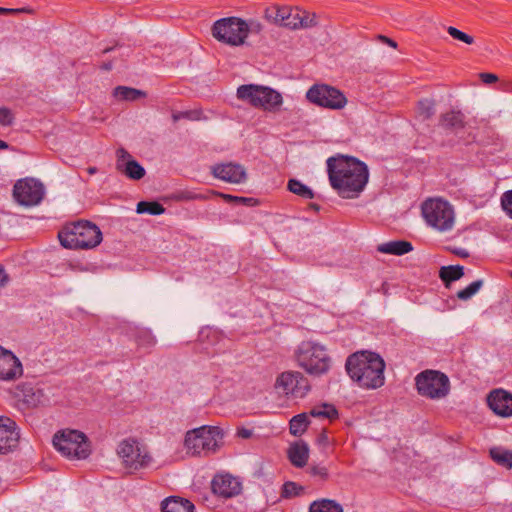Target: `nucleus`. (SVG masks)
<instances>
[{"label": "nucleus", "instance_id": "obj_2", "mask_svg": "<svg viewBox=\"0 0 512 512\" xmlns=\"http://www.w3.org/2000/svg\"><path fill=\"white\" fill-rule=\"evenodd\" d=\"M345 368L350 378L362 388L377 389L384 385L385 362L377 353L356 352L347 358Z\"/></svg>", "mask_w": 512, "mask_h": 512}, {"label": "nucleus", "instance_id": "obj_29", "mask_svg": "<svg viewBox=\"0 0 512 512\" xmlns=\"http://www.w3.org/2000/svg\"><path fill=\"white\" fill-rule=\"evenodd\" d=\"M135 342L139 348L150 351L157 343L155 336L148 329H139L134 335Z\"/></svg>", "mask_w": 512, "mask_h": 512}, {"label": "nucleus", "instance_id": "obj_4", "mask_svg": "<svg viewBox=\"0 0 512 512\" xmlns=\"http://www.w3.org/2000/svg\"><path fill=\"white\" fill-rule=\"evenodd\" d=\"M294 356L297 365L312 376L327 374L331 368L332 360L326 348L313 341L301 342Z\"/></svg>", "mask_w": 512, "mask_h": 512}, {"label": "nucleus", "instance_id": "obj_60", "mask_svg": "<svg viewBox=\"0 0 512 512\" xmlns=\"http://www.w3.org/2000/svg\"><path fill=\"white\" fill-rule=\"evenodd\" d=\"M111 68H112V64L111 63H105L103 65V69H105V70H110Z\"/></svg>", "mask_w": 512, "mask_h": 512}, {"label": "nucleus", "instance_id": "obj_44", "mask_svg": "<svg viewBox=\"0 0 512 512\" xmlns=\"http://www.w3.org/2000/svg\"><path fill=\"white\" fill-rule=\"evenodd\" d=\"M299 15H300V8H298V7L291 8V11L287 18V21L285 23V27L292 29V30L300 29V26L298 23Z\"/></svg>", "mask_w": 512, "mask_h": 512}, {"label": "nucleus", "instance_id": "obj_7", "mask_svg": "<svg viewBox=\"0 0 512 512\" xmlns=\"http://www.w3.org/2000/svg\"><path fill=\"white\" fill-rule=\"evenodd\" d=\"M53 445L63 456L70 459H85L91 453L87 436L78 430L58 431L53 437Z\"/></svg>", "mask_w": 512, "mask_h": 512}, {"label": "nucleus", "instance_id": "obj_21", "mask_svg": "<svg viewBox=\"0 0 512 512\" xmlns=\"http://www.w3.org/2000/svg\"><path fill=\"white\" fill-rule=\"evenodd\" d=\"M288 458L295 467L305 466L309 458L308 445L303 441L291 444L288 449Z\"/></svg>", "mask_w": 512, "mask_h": 512}, {"label": "nucleus", "instance_id": "obj_3", "mask_svg": "<svg viewBox=\"0 0 512 512\" xmlns=\"http://www.w3.org/2000/svg\"><path fill=\"white\" fill-rule=\"evenodd\" d=\"M58 238L65 248L92 249L101 243L102 232L95 224L81 220L64 226Z\"/></svg>", "mask_w": 512, "mask_h": 512}, {"label": "nucleus", "instance_id": "obj_39", "mask_svg": "<svg viewBox=\"0 0 512 512\" xmlns=\"http://www.w3.org/2000/svg\"><path fill=\"white\" fill-rule=\"evenodd\" d=\"M307 472L316 481L324 482L327 481L329 478V470L325 465L322 464L310 465Z\"/></svg>", "mask_w": 512, "mask_h": 512}, {"label": "nucleus", "instance_id": "obj_13", "mask_svg": "<svg viewBox=\"0 0 512 512\" xmlns=\"http://www.w3.org/2000/svg\"><path fill=\"white\" fill-rule=\"evenodd\" d=\"M274 387L285 396L294 399L304 398L310 391L309 380L299 371H284L280 373Z\"/></svg>", "mask_w": 512, "mask_h": 512}, {"label": "nucleus", "instance_id": "obj_62", "mask_svg": "<svg viewBox=\"0 0 512 512\" xmlns=\"http://www.w3.org/2000/svg\"><path fill=\"white\" fill-rule=\"evenodd\" d=\"M507 192H512V189H511V190H508Z\"/></svg>", "mask_w": 512, "mask_h": 512}, {"label": "nucleus", "instance_id": "obj_19", "mask_svg": "<svg viewBox=\"0 0 512 512\" xmlns=\"http://www.w3.org/2000/svg\"><path fill=\"white\" fill-rule=\"evenodd\" d=\"M116 156L117 170L130 179L139 180L145 175V169L124 148L117 149Z\"/></svg>", "mask_w": 512, "mask_h": 512}, {"label": "nucleus", "instance_id": "obj_24", "mask_svg": "<svg viewBox=\"0 0 512 512\" xmlns=\"http://www.w3.org/2000/svg\"><path fill=\"white\" fill-rule=\"evenodd\" d=\"M161 509L162 512H193L194 505L187 499L171 496L162 502Z\"/></svg>", "mask_w": 512, "mask_h": 512}, {"label": "nucleus", "instance_id": "obj_53", "mask_svg": "<svg viewBox=\"0 0 512 512\" xmlns=\"http://www.w3.org/2000/svg\"><path fill=\"white\" fill-rule=\"evenodd\" d=\"M198 194H174V199L181 201V200H191L197 198Z\"/></svg>", "mask_w": 512, "mask_h": 512}, {"label": "nucleus", "instance_id": "obj_47", "mask_svg": "<svg viewBox=\"0 0 512 512\" xmlns=\"http://www.w3.org/2000/svg\"><path fill=\"white\" fill-rule=\"evenodd\" d=\"M289 192H312L310 188L295 179H290L287 185Z\"/></svg>", "mask_w": 512, "mask_h": 512}, {"label": "nucleus", "instance_id": "obj_34", "mask_svg": "<svg viewBox=\"0 0 512 512\" xmlns=\"http://www.w3.org/2000/svg\"><path fill=\"white\" fill-rule=\"evenodd\" d=\"M435 101L432 99H422L418 101L416 107V115L421 120L430 119L435 114Z\"/></svg>", "mask_w": 512, "mask_h": 512}, {"label": "nucleus", "instance_id": "obj_27", "mask_svg": "<svg viewBox=\"0 0 512 512\" xmlns=\"http://www.w3.org/2000/svg\"><path fill=\"white\" fill-rule=\"evenodd\" d=\"M113 96L120 101H135L139 98L146 97V93L132 87L117 86L113 90Z\"/></svg>", "mask_w": 512, "mask_h": 512}, {"label": "nucleus", "instance_id": "obj_31", "mask_svg": "<svg viewBox=\"0 0 512 512\" xmlns=\"http://www.w3.org/2000/svg\"><path fill=\"white\" fill-rule=\"evenodd\" d=\"M309 512H343V509L334 500L322 499L311 503Z\"/></svg>", "mask_w": 512, "mask_h": 512}, {"label": "nucleus", "instance_id": "obj_17", "mask_svg": "<svg viewBox=\"0 0 512 512\" xmlns=\"http://www.w3.org/2000/svg\"><path fill=\"white\" fill-rule=\"evenodd\" d=\"M212 173L216 178L233 184L243 183L247 179L245 168L240 164L231 162L214 165Z\"/></svg>", "mask_w": 512, "mask_h": 512}, {"label": "nucleus", "instance_id": "obj_26", "mask_svg": "<svg viewBox=\"0 0 512 512\" xmlns=\"http://www.w3.org/2000/svg\"><path fill=\"white\" fill-rule=\"evenodd\" d=\"M45 185L35 177H25L16 181L12 192H44Z\"/></svg>", "mask_w": 512, "mask_h": 512}, {"label": "nucleus", "instance_id": "obj_15", "mask_svg": "<svg viewBox=\"0 0 512 512\" xmlns=\"http://www.w3.org/2000/svg\"><path fill=\"white\" fill-rule=\"evenodd\" d=\"M16 397L26 408H35L45 405L49 401L43 389L27 383L17 386Z\"/></svg>", "mask_w": 512, "mask_h": 512}, {"label": "nucleus", "instance_id": "obj_42", "mask_svg": "<svg viewBox=\"0 0 512 512\" xmlns=\"http://www.w3.org/2000/svg\"><path fill=\"white\" fill-rule=\"evenodd\" d=\"M482 285H483L482 280H476V281L472 282L471 284H469L466 288L458 291L457 297L460 300L466 301V300L470 299L472 296H474L480 290Z\"/></svg>", "mask_w": 512, "mask_h": 512}, {"label": "nucleus", "instance_id": "obj_6", "mask_svg": "<svg viewBox=\"0 0 512 512\" xmlns=\"http://www.w3.org/2000/svg\"><path fill=\"white\" fill-rule=\"evenodd\" d=\"M122 466L130 473L147 469L154 459L148 447L135 438L122 440L117 447Z\"/></svg>", "mask_w": 512, "mask_h": 512}, {"label": "nucleus", "instance_id": "obj_9", "mask_svg": "<svg viewBox=\"0 0 512 512\" xmlns=\"http://www.w3.org/2000/svg\"><path fill=\"white\" fill-rule=\"evenodd\" d=\"M246 21L239 17H225L215 21L211 27L212 36L219 42L232 47L245 43Z\"/></svg>", "mask_w": 512, "mask_h": 512}, {"label": "nucleus", "instance_id": "obj_23", "mask_svg": "<svg viewBox=\"0 0 512 512\" xmlns=\"http://www.w3.org/2000/svg\"><path fill=\"white\" fill-rule=\"evenodd\" d=\"M412 250V244L405 240L389 241L377 246L378 252L396 256H402L404 254L411 252Z\"/></svg>", "mask_w": 512, "mask_h": 512}, {"label": "nucleus", "instance_id": "obj_59", "mask_svg": "<svg viewBox=\"0 0 512 512\" xmlns=\"http://www.w3.org/2000/svg\"><path fill=\"white\" fill-rule=\"evenodd\" d=\"M8 148V144L3 141V140H0V149H7Z\"/></svg>", "mask_w": 512, "mask_h": 512}, {"label": "nucleus", "instance_id": "obj_8", "mask_svg": "<svg viewBox=\"0 0 512 512\" xmlns=\"http://www.w3.org/2000/svg\"><path fill=\"white\" fill-rule=\"evenodd\" d=\"M221 430L216 426H201L188 431L185 435L184 445L187 453L196 456L202 453L214 452L217 447Z\"/></svg>", "mask_w": 512, "mask_h": 512}, {"label": "nucleus", "instance_id": "obj_45", "mask_svg": "<svg viewBox=\"0 0 512 512\" xmlns=\"http://www.w3.org/2000/svg\"><path fill=\"white\" fill-rule=\"evenodd\" d=\"M14 115L9 108L1 107L0 108V125L2 126H10L13 124Z\"/></svg>", "mask_w": 512, "mask_h": 512}, {"label": "nucleus", "instance_id": "obj_54", "mask_svg": "<svg viewBox=\"0 0 512 512\" xmlns=\"http://www.w3.org/2000/svg\"><path fill=\"white\" fill-rule=\"evenodd\" d=\"M253 432L252 430L250 429H246V428H240L237 430V435L240 437V438H243V439H248L252 436Z\"/></svg>", "mask_w": 512, "mask_h": 512}, {"label": "nucleus", "instance_id": "obj_38", "mask_svg": "<svg viewBox=\"0 0 512 512\" xmlns=\"http://www.w3.org/2000/svg\"><path fill=\"white\" fill-rule=\"evenodd\" d=\"M224 200V202L228 204L235 205H246V206H254L258 203L257 199L253 197H239L233 194H218Z\"/></svg>", "mask_w": 512, "mask_h": 512}, {"label": "nucleus", "instance_id": "obj_12", "mask_svg": "<svg viewBox=\"0 0 512 512\" xmlns=\"http://www.w3.org/2000/svg\"><path fill=\"white\" fill-rule=\"evenodd\" d=\"M309 102L331 110L343 109L347 98L339 89L327 84H314L306 92Z\"/></svg>", "mask_w": 512, "mask_h": 512}, {"label": "nucleus", "instance_id": "obj_28", "mask_svg": "<svg viewBox=\"0 0 512 512\" xmlns=\"http://www.w3.org/2000/svg\"><path fill=\"white\" fill-rule=\"evenodd\" d=\"M308 415L315 418L333 420L338 417V411L334 405L323 403L321 405L314 406L309 411Z\"/></svg>", "mask_w": 512, "mask_h": 512}, {"label": "nucleus", "instance_id": "obj_33", "mask_svg": "<svg viewBox=\"0 0 512 512\" xmlns=\"http://www.w3.org/2000/svg\"><path fill=\"white\" fill-rule=\"evenodd\" d=\"M309 425L308 414L301 413L294 416L289 423L290 433L294 436L302 435Z\"/></svg>", "mask_w": 512, "mask_h": 512}, {"label": "nucleus", "instance_id": "obj_22", "mask_svg": "<svg viewBox=\"0 0 512 512\" xmlns=\"http://www.w3.org/2000/svg\"><path fill=\"white\" fill-rule=\"evenodd\" d=\"M309 201L307 202V208L311 209L315 212L323 211L325 213L329 212L330 208H332L335 204H340L339 201L334 199H328L323 194H301Z\"/></svg>", "mask_w": 512, "mask_h": 512}, {"label": "nucleus", "instance_id": "obj_61", "mask_svg": "<svg viewBox=\"0 0 512 512\" xmlns=\"http://www.w3.org/2000/svg\"><path fill=\"white\" fill-rule=\"evenodd\" d=\"M96 171H97V169L95 167L88 168V173L89 174H94V173H96Z\"/></svg>", "mask_w": 512, "mask_h": 512}, {"label": "nucleus", "instance_id": "obj_10", "mask_svg": "<svg viewBox=\"0 0 512 512\" xmlns=\"http://www.w3.org/2000/svg\"><path fill=\"white\" fill-rule=\"evenodd\" d=\"M422 214L427 223L439 231H447L453 227V208L441 197L426 200L422 204Z\"/></svg>", "mask_w": 512, "mask_h": 512}, {"label": "nucleus", "instance_id": "obj_32", "mask_svg": "<svg viewBox=\"0 0 512 512\" xmlns=\"http://www.w3.org/2000/svg\"><path fill=\"white\" fill-rule=\"evenodd\" d=\"M45 194H12L13 201L24 208L39 205Z\"/></svg>", "mask_w": 512, "mask_h": 512}, {"label": "nucleus", "instance_id": "obj_18", "mask_svg": "<svg viewBox=\"0 0 512 512\" xmlns=\"http://www.w3.org/2000/svg\"><path fill=\"white\" fill-rule=\"evenodd\" d=\"M23 373L20 360L8 350L0 346V380H15Z\"/></svg>", "mask_w": 512, "mask_h": 512}, {"label": "nucleus", "instance_id": "obj_52", "mask_svg": "<svg viewBox=\"0 0 512 512\" xmlns=\"http://www.w3.org/2000/svg\"><path fill=\"white\" fill-rule=\"evenodd\" d=\"M183 119H188L191 121H195L199 119V114L196 111H185L182 112Z\"/></svg>", "mask_w": 512, "mask_h": 512}, {"label": "nucleus", "instance_id": "obj_46", "mask_svg": "<svg viewBox=\"0 0 512 512\" xmlns=\"http://www.w3.org/2000/svg\"><path fill=\"white\" fill-rule=\"evenodd\" d=\"M263 26L256 20L246 21L245 40L248 38L250 33L258 34L262 31Z\"/></svg>", "mask_w": 512, "mask_h": 512}, {"label": "nucleus", "instance_id": "obj_41", "mask_svg": "<svg viewBox=\"0 0 512 512\" xmlns=\"http://www.w3.org/2000/svg\"><path fill=\"white\" fill-rule=\"evenodd\" d=\"M299 26L300 29L312 28L318 25V17L315 13L300 9L299 15Z\"/></svg>", "mask_w": 512, "mask_h": 512}, {"label": "nucleus", "instance_id": "obj_20", "mask_svg": "<svg viewBox=\"0 0 512 512\" xmlns=\"http://www.w3.org/2000/svg\"><path fill=\"white\" fill-rule=\"evenodd\" d=\"M241 482L229 474L217 475L212 480V491L223 498H231L241 492Z\"/></svg>", "mask_w": 512, "mask_h": 512}, {"label": "nucleus", "instance_id": "obj_48", "mask_svg": "<svg viewBox=\"0 0 512 512\" xmlns=\"http://www.w3.org/2000/svg\"><path fill=\"white\" fill-rule=\"evenodd\" d=\"M501 206L507 215L512 218V194H503L501 197Z\"/></svg>", "mask_w": 512, "mask_h": 512}, {"label": "nucleus", "instance_id": "obj_63", "mask_svg": "<svg viewBox=\"0 0 512 512\" xmlns=\"http://www.w3.org/2000/svg\"><path fill=\"white\" fill-rule=\"evenodd\" d=\"M511 277H512V272H511Z\"/></svg>", "mask_w": 512, "mask_h": 512}, {"label": "nucleus", "instance_id": "obj_58", "mask_svg": "<svg viewBox=\"0 0 512 512\" xmlns=\"http://www.w3.org/2000/svg\"><path fill=\"white\" fill-rule=\"evenodd\" d=\"M342 195V198L343 199H352V198H356L359 196L358 193H355V194H341Z\"/></svg>", "mask_w": 512, "mask_h": 512}, {"label": "nucleus", "instance_id": "obj_37", "mask_svg": "<svg viewBox=\"0 0 512 512\" xmlns=\"http://www.w3.org/2000/svg\"><path fill=\"white\" fill-rule=\"evenodd\" d=\"M292 7L283 6L273 8L267 11V18L271 19L273 23L285 27V23L289 16Z\"/></svg>", "mask_w": 512, "mask_h": 512}, {"label": "nucleus", "instance_id": "obj_49", "mask_svg": "<svg viewBox=\"0 0 512 512\" xmlns=\"http://www.w3.org/2000/svg\"><path fill=\"white\" fill-rule=\"evenodd\" d=\"M20 13H32V9L28 7L23 8H4L0 7V15H15Z\"/></svg>", "mask_w": 512, "mask_h": 512}, {"label": "nucleus", "instance_id": "obj_50", "mask_svg": "<svg viewBox=\"0 0 512 512\" xmlns=\"http://www.w3.org/2000/svg\"><path fill=\"white\" fill-rule=\"evenodd\" d=\"M480 79L485 84H492L498 81V77L495 74L492 73H481Z\"/></svg>", "mask_w": 512, "mask_h": 512}, {"label": "nucleus", "instance_id": "obj_30", "mask_svg": "<svg viewBox=\"0 0 512 512\" xmlns=\"http://www.w3.org/2000/svg\"><path fill=\"white\" fill-rule=\"evenodd\" d=\"M490 456L497 464L507 469L512 468V451L501 447H494L490 449Z\"/></svg>", "mask_w": 512, "mask_h": 512}, {"label": "nucleus", "instance_id": "obj_1", "mask_svg": "<svg viewBox=\"0 0 512 512\" xmlns=\"http://www.w3.org/2000/svg\"><path fill=\"white\" fill-rule=\"evenodd\" d=\"M330 186L339 192H363L369 181V168L356 157L336 154L326 160Z\"/></svg>", "mask_w": 512, "mask_h": 512}, {"label": "nucleus", "instance_id": "obj_5", "mask_svg": "<svg viewBox=\"0 0 512 512\" xmlns=\"http://www.w3.org/2000/svg\"><path fill=\"white\" fill-rule=\"evenodd\" d=\"M238 99L247 102L254 108L267 112H276L283 103L282 95L268 87L255 84L241 85L237 89Z\"/></svg>", "mask_w": 512, "mask_h": 512}, {"label": "nucleus", "instance_id": "obj_51", "mask_svg": "<svg viewBox=\"0 0 512 512\" xmlns=\"http://www.w3.org/2000/svg\"><path fill=\"white\" fill-rule=\"evenodd\" d=\"M9 282V275L6 273L4 268L0 266V288L5 287Z\"/></svg>", "mask_w": 512, "mask_h": 512}, {"label": "nucleus", "instance_id": "obj_40", "mask_svg": "<svg viewBox=\"0 0 512 512\" xmlns=\"http://www.w3.org/2000/svg\"><path fill=\"white\" fill-rule=\"evenodd\" d=\"M303 492H304L303 486H301L295 482H292V481H287L282 486L281 497L282 498H292V497L299 496V495L303 494Z\"/></svg>", "mask_w": 512, "mask_h": 512}, {"label": "nucleus", "instance_id": "obj_16", "mask_svg": "<svg viewBox=\"0 0 512 512\" xmlns=\"http://www.w3.org/2000/svg\"><path fill=\"white\" fill-rule=\"evenodd\" d=\"M487 404L500 417L512 416V394L506 390H492L487 396Z\"/></svg>", "mask_w": 512, "mask_h": 512}, {"label": "nucleus", "instance_id": "obj_11", "mask_svg": "<svg viewBox=\"0 0 512 512\" xmlns=\"http://www.w3.org/2000/svg\"><path fill=\"white\" fill-rule=\"evenodd\" d=\"M416 387L421 396L440 399L449 393L450 383L445 374L439 371L427 370L416 377Z\"/></svg>", "mask_w": 512, "mask_h": 512}, {"label": "nucleus", "instance_id": "obj_43", "mask_svg": "<svg viewBox=\"0 0 512 512\" xmlns=\"http://www.w3.org/2000/svg\"><path fill=\"white\" fill-rule=\"evenodd\" d=\"M447 32L453 39L461 41L467 45H472L475 41L473 36L463 32L453 26H449L447 28Z\"/></svg>", "mask_w": 512, "mask_h": 512}, {"label": "nucleus", "instance_id": "obj_25", "mask_svg": "<svg viewBox=\"0 0 512 512\" xmlns=\"http://www.w3.org/2000/svg\"><path fill=\"white\" fill-rule=\"evenodd\" d=\"M440 125L445 129L457 131L465 127L464 115L460 111L451 110L440 116Z\"/></svg>", "mask_w": 512, "mask_h": 512}, {"label": "nucleus", "instance_id": "obj_36", "mask_svg": "<svg viewBox=\"0 0 512 512\" xmlns=\"http://www.w3.org/2000/svg\"><path fill=\"white\" fill-rule=\"evenodd\" d=\"M164 211V207L156 201H140L136 208L138 214L160 215Z\"/></svg>", "mask_w": 512, "mask_h": 512}, {"label": "nucleus", "instance_id": "obj_56", "mask_svg": "<svg viewBox=\"0 0 512 512\" xmlns=\"http://www.w3.org/2000/svg\"><path fill=\"white\" fill-rule=\"evenodd\" d=\"M172 119L174 122L179 121L180 119H183L182 112H176L172 114Z\"/></svg>", "mask_w": 512, "mask_h": 512}, {"label": "nucleus", "instance_id": "obj_55", "mask_svg": "<svg viewBox=\"0 0 512 512\" xmlns=\"http://www.w3.org/2000/svg\"><path fill=\"white\" fill-rule=\"evenodd\" d=\"M379 38H380V40H381L382 42H384V43L388 44L389 46H391V47H393V48H396V47H397V43H396L394 40H392V39H390V38H388V37H386V36H382V35H381V36H379Z\"/></svg>", "mask_w": 512, "mask_h": 512}, {"label": "nucleus", "instance_id": "obj_57", "mask_svg": "<svg viewBox=\"0 0 512 512\" xmlns=\"http://www.w3.org/2000/svg\"><path fill=\"white\" fill-rule=\"evenodd\" d=\"M318 442L319 443H328V437L325 433H322L319 437H318Z\"/></svg>", "mask_w": 512, "mask_h": 512}, {"label": "nucleus", "instance_id": "obj_14", "mask_svg": "<svg viewBox=\"0 0 512 512\" xmlns=\"http://www.w3.org/2000/svg\"><path fill=\"white\" fill-rule=\"evenodd\" d=\"M20 429L16 422L7 417L0 416V454H8L19 446Z\"/></svg>", "mask_w": 512, "mask_h": 512}, {"label": "nucleus", "instance_id": "obj_35", "mask_svg": "<svg viewBox=\"0 0 512 512\" xmlns=\"http://www.w3.org/2000/svg\"><path fill=\"white\" fill-rule=\"evenodd\" d=\"M439 275L444 282L449 283L459 280L464 275V268L460 265L443 266L440 269Z\"/></svg>", "mask_w": 512, "mask_h": 512}]
</instances>
